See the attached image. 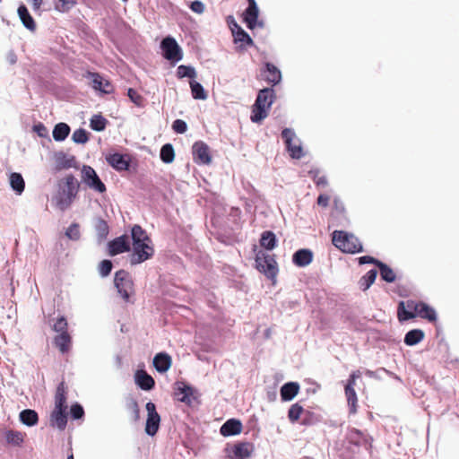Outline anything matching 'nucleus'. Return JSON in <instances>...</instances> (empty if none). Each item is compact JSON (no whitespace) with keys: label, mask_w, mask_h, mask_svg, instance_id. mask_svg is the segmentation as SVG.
Here are the masks:
<instances>
[{"label":"nucleus","mask_w":459,"mask_h":459,"mask_svg":"<svg viewBox=\"0 0 459 459\" xmlns=\"http://www.w3.org/2000/svg\"><path fill=\"white\" fill-rule=\"evenodd\" d=\"M345 396L347 399L350 413L355 414L357 412V394L354 389L344 388Z\"/></svg>","instance_id":"obj_34"},{"label":"nucleus","mask_w":459,"mask_h":459,"mask_svg":"<svg viewBox=\"0 0 459 459\" xmlns=\"http://www.w3.org/2000/svg\"><path fill=\"white\" fill-rule=\"evenodd\" d=\"M227 22L232 33L241 29V27L235 21L234 17L231 15L228 16Z\"/></svg>","instance_id":"obj_59"},{"label":"nucleus","mask_w":459,"mask_h":459,"mask_svg":"<svg viewBox=\"0 0 459 459\" xmlns=\"http://www.w3.org/2000/svg\"><path fill=\"white\" fill-rule=\"evenodd\" d=\"M256 268L264 273L268 278L273 279L277 273V264L270 255H257L255 258Z\"/></svg>","instance_id":"obj_12"},{"label":"nucleus","mask_w":459,"mask_h":459,"mask_svg":"<svg viewBox=\"0 0 459 459\" xmlns=\"http://www.w3.org/2000/svg\"><path fill=\"white\" fill-rule=\"evenodd\" d=\"M95 230L100 240L106 239L109 232V227L105 220L99 219L96 221Z\"/></svg>","instance_id":"obj_42"},{"label":"nucleus","mask_w":459,"mask_h":459,"mask_svg":"<svg viewBox=\"0 0 459 459\" xmlns=\"http://www.w3.org/2000/svg\"><path fill=\"white\" fill-rule=\"evenodd\" d=\"M108 120L104 117H102L101 115H94L91 118L90 126L94 131L100 132L106 128Z\"/></svg>","instance_id":"obj_41"},{"label":"nucleus","mask_w":459,"mask_h":459,"mask_svg":"<svg viewBox=\"0 0 459 459\" xmlns=\"http://www.w3.org/2000/svg\"><path fill=\"white\" fill-rule=\"evenodd\" d=\"M71 415L74 420L82 419L84 415V410L79 403L73 404L71 406Z\"/></svg>","instance_id":"obj_51"},{"label":"nucleus","mask_w":459,"mask_h":459,"mask_svg":"<svg viewBox=\"0 0 459 459\" xmlns=\"http://www.w3.org/2000/svg\"><path fill=\"white\" fill-rule=\"evenodd\" d=\"M115 286L125 301H128L134 294V281L130 273L125 270H119L115 274Z\"/></svg>","instance_id":"obj_5"},{"label":"nucleus","mask_w":459,"mask_h":459,"mask_svg":"<svg viewBox=\"0 0 459 459\" xmlns=\"http://www.w3.org/2000/svg\"><path fill=\"white\" fill-rule=\"evenodd\" d=\"M424 338V333L420 329H413L409 331L404 337L405 344L409 346L415 345L422 341Z\"/></svg>","instance_id":"obj_32"},{"label":"nucleus","mask_w":459,"mask_h":459,"mask_svg":"<svg viewBox=\"0 0 459 459\" xmlns=\"http://www.w3.org/2000/svg\"><path fill=\"white\" fill-rule=\"evenodd\" d=\"M264 77L273 85L279 83L281 80V71L273 64L266 63L265 70L264 71Z\"/></svg>","instance_id":"obj_22"},{"label":"nucleus","mask_w":459,"mask_h":459,"mask_svg":"<svg viewBox=\"0 0 459 459\" xmlns=\"http://www.w3.org/2000/svg\"><path fill=\"white\" fill-rule=\"evenodd\" d=\"M112 263L109 260H103L99 265V272L102 276H108L112 270Z\"/></svg>","instance_id":"obj_50"},{"label":"nucleus","mask_w":459,"mask_h":459,"mask_svg":"<svg viewBox=\"0 0 459 459\" xmlns=\"http://www.w3.org/2000/svg\"><path fill=\"white\" fill-rule=\"evenodd\" d=\"M10 185L17 195H21L24 191L25 182L20 173L13 172L10 175Z\"/></svg>","instance_id":"obj_30"},{"label":"nucleus","mask_w":459,"mask_h":459,"mask_svg":"<svg viewBox=\"0 0 459 459\" xmlns=\"http://www.w3.org/2000/svg\"><path fill=\"white\" fill-rule=\"evenodd\" d=\"M172 129L177 134H184L187 129V126L184 120L176 119L172 124Z\"/></svg>","instance_id":"obj_52"},{"label":"nucleus","mask_w":459,"mask_h":459,"mask_svg":"<svg viewBox=\"0 0 459 459\" xmlns=\"http://www.w3.org/2000/svg\"><path fill=\"white\" fill-rule=\"evenodd\" d=\"M131 237L133 240L131 264H141L153 256L154 249L152 246V239L140 225H134L132 228Z\"/></svg>","instance_id":"obj_1"},{"label":"nucleus","mask_w":459,"mask_h":459,"mask_svg":"<svg viewBox=\"0 0 459 459\" xmlns=\"http://www.w3.org/2000/svg\"><path fill=\"white\" fill-rule=\"evenodd\" d=\"M76 4V0H58L56 9L61 13L68 12Z\"/></svg>","instance_id":"obj_47"},{"label":"nucleus","mask_w":459,"mask_h":459,"mask_svg":"<svg viewBox=\"0 0 459 459\" xmlns=\"http://www.w3.org/2000/svg\"><path fill=\"white\" fill-rule=\"evenodd\" d=\"M258 7L255 0H248V7L245 12L244 20L249 29H254L258 18Z\"/></svg>","instance_id":"obj_19"},{"label":"nucleus","mask_w":459,"mask_h":459,"mask_svg":"<svg viewBox=\"0 0 459 459\" xmlns=\"http://www.w3.org/2000/svg\"><path fill=\"white\" fill-rule=\"evenodd\" d=\"M65 408H56L50 415V424L60 430H64L67 423V416Z\"/></svg>","instance_id":"obj_17"},{"label":"nucleus","mask_w":459,"mask_h":459,"mask_svg":"<svg viewBox=\"0 0 459 459\" xmlns=\"http://www.w3.org/2000/svg\"><path fill=\"white\" fill-rule=\"evenodd\" d=\"M420 302L415 300L401 301L398 306V319L406 321L416 316Z\"/></svg>","instance_id":"obj_14"},{"label":"nucleus","mask_w":459,"mask_h":459,"mask_svg":"<svg viewBox=\"0 0 459 459\" xmlns=\"http://www.w3.org/2000/svg\"><path fill=\"white\" fill-rule=\"evenodd\" d=\"M316 186H327V179L325 177H318L316 179Z\"/></svg>","instance_id":"obj_63"},{"label":"nucleus","mask_w":459,"mask_h":459,"mask_svg":"<svg viewBox=\"0 0 459 459\" xmlns=\"http://www.w3.org/2000/svg\"><path fill=\"white\" fill-rule=\"evenodd\" d=\"M72 139L76 143H85L89 140L88 133L85 129L79 128L74 132Z\"/></svg>","instance_id":"obj_46"},{"label":"nucleus","mask_w":459,"mask_h":459,"mask_svg":"<svg viewBox=\"0 0 459 459\" xmlns=\"http://www.w3.org/2000/svg\"><path fill=\"white\" fill-rule=\"evenodd\" d=\"M260 244L263 247L272 250L276 246V237L272 231H264L262 234Z\"/></svg>","instance_id":"obj_33"},{"label":"nucleus","mask_w":459,"mask_h":459,"mask_svg":"<svg viewBox=\"0 0 459 459\" xmlns=\"http://www.w3.org/2000/svg\"><path fill=\"white\" fill-rule=\"evenodd\" d=\"M153 365L158 372L164 373L171 366V358L167 353H158L153 359Z\"/></svg>","instance_id":"obj_23"},{"label":"nucleus","mask_w":459,"mask_h":459,"mask_svg":"<svg viewBox=\"0 0 459 459\" xmlns=\"http://www.w3.org/2000/svg\"><path fill=\"white\" fill-rule=\"evenodd\" d=\"M136 385L144 391L152 390L155 385L153 377L145 370H137L135 373Z\"/></svg>","instance_id":"obj_18"},{"label":"nucleus","mask_w":459,"mask_h":459,"mask_svg":"<svg viewBox=\"0 0 459 459\" xmlns=\"http://www.w3.org/2000/svg\"><path fill=\"white\" fill-rule=\"evenodd\" d=\"M83 76L90 80V85L94 91L103 94H111L114 91V86L111 82L100 74L87 71Z\"/></svg>","instance_id":"obj_11"},{"label":"nucleus","mask_w":459,"mask_h":459,"mask_svg":"<svg viewBox=\"0 0 459 459\" xmlns=\"http://www.w3.org/2000/svg\"><path fill=\"white\" fill-rule=\"evenodd\" d=\"M69 133L70 127L67 124L58 123L54 127L53 138L57 142H61L68 136Z\"/></svg>","instance_id":"obj_31"},{"label":"nucleus","mask_w":459,"mask_h":459,"mask_svg":"<svg viewBox=\"0 0 459 459\" xmlns=\"http://www.w3.org/2000/svg\"><path fill=\"white\" fill-rule=\"evenodd\" d=\"M254 451L253 443L238 442L232 446H228L225 448V455L227 459H247L251 457Z\"/></svg>","instance_id":"obj_10"},{"label":"nucleus","mask_w":459,"mask_h":459,"mask_svg":"<svg viewBox=\"0 0 459 459\" xmlns=\"http://www.w3.org/2000/svg\"><path fill=\"white\" fill-rule=\"evenodd\" d=\"M177 76L181 79L184 77L195 78L196 72L192 66L181 65L177 69Z\"/></svg>","instance_id":"obj_44"},{"label":"nucleus","mask_w":459,"mask_h":459,"mask_svg":"<svg viewBox=\"0 0 459 459\" xmlns=\"http://www.w3.org/2000/svg\"><path fill=\"white\" fill-rule=\"evenodd\" d=\"M377 262L379 261L369 255H364L359 258V264H375L376 265H377Z\"/></svg>","instance_id":"obj_60"},{"label":"nucleus","mask_w":459,"mask_h":459,"mask_svg":"<svg viewBox=\"0 0 459 459\" xmlns=\"http://www.w3.org/2000/svg\"><path fill=\"white\" fill-rule=\"evenodd\" d=\"M52 329L59 333L68 332V324L66 318L63 316L58 317L53 325Z\"/></svg>","instance_id":"obj_45"},{"label":"nucleus","mask_w":459,"mask_h":459,"mask_svg":"<svg viewBox=\"0 0 459 459\" xmlns=\"http://www.w3.org/2000/svg\"><path fill=\"white\" fill-rule=\"evenodd\" d=\"M313 260V253L309 249H299L294 253L292 262L299 267L308 265Z\"/></svg>","instance_id":"obj_21"},{"label":"nucleus","mask_w":459,"mask_h":459,"mask_svg":"<svg viewBox=\"0 0 459 459\" xmlns=\"http://www.w3.org/2000/svg\"><path fill=\"white\" fill-rule=\"evenodd\" d=\"M377 275V271L372 269L368 271L359 281L360 288L363 290H368L375 281Z\"/></svg>","instance_id":"obj_39"},{"label":"nucleus","mask_w":459,"mask_h":459,"mask_svg":"<svg viewBox=\"0 0 459 459\" xmlns=\"http://www.w3.org/2000/svg\"><path fill=\"white\" fill-rule=\"evenodd\" d=\"M147 411V420L145 424V432L149 436H154L159 430L160 416L156 411V405L152 402H148L145 405Z\"/></svg>","instance_id":"obj_13"},{"label":"nucleus","mask_w":459,"mask_h":459,"mask_svg":"<svg viewBox=\"0 0 459 459\" xmlns=\"http://www.w3.org/2000/svg\"><path fill=\"white\" fill-rule=\"evenodd\" d=\"M162 56L169 61L170 65H175L183 58V52L176 39L172 37H166L160 43Z\"/></svg>","instance_id":"obj_6"},{"label":"nucleus","mask_w":459,"mask_h":459,"mask_svg":"<svg viewBox=\"0 0 459 459\" xmlns=\"http://www.w3.org/2000/svg\"><path fill=\"white\" fill-rule=\"evenodd\" d=\"M54 343L56 348L62 352L65 353L70 349L71 336L68 332L59 333L54 338Z\"/></svg>","instance_id":"obj_26"},{"label":"nucleus","mask_w":459,"mask_h":459,"mask_svg":"<svg viewBox=\"0 0 459 459\" xmlns=\"http://www.w3.org/2000/svg\"><path fill=\"white\" fill-rule=\"evenodd\" d=\"M127 96L136 105L141 104L142 96L135 90L129 88L127 91Z\"/></svg>","instance_id":"obj_53"},{"label":"nucleus","mask_w":459,"mask_h":459,"mask_svg":"<svg viewBox=\"0 0 459 459\" xmlns=\"http://www.w3.org/2000/svg\"><path fill=\"white\" fill-rule=\"evenodd\" d=\"M160 159L164 163H171L175 159V152L172 144L166 143L160 149Z\"/></svg>","instance_id":"obj_38"},{"label":"nucleus","mask_w":459,"mask_h":459,"mask_svg":"<svg viewBox=\"0 0 459 459\" xmlns=\"http://www.w3.org/2000/svg\"><path fill=\"white\" fill-rule=\"evenodd\" d=\"M108 254L111 256L128 252L130 250L129 238L122 235L108 242Z\"/></svg>","instance_id":"obj_15"},{"label":"nucleus","mask_w":459,"mask_h":459,"mask_svg":"<svg viewBox=\"0 0 459 459\" xmlns=\"http://www.w3.org/2000/svg\"><path fill=\"white\" fill-rule=\"evenodd\" d=\"M18 15L22 24L30 30L34 31L36 30V22L30 14L27 7L24 4H21L18 8Z\"/></svg>","instance_id":"obj_25"},{"label":"nucleus","mask_w":459,"mask_h":459,"mask_svg":"<svg viewBox=\"0 0 459 459\" xmlns=\"http://www.w3.org/2000/svg\"><path fill=\"white\" fill-rule=\"evenodd\" d=\"M25 434L17 430H8L5 437L8 443L14 446H21L24 441Z\"/></svg>","instance_id":"obj_36"},{"label":"nucleus","mask_w":459,"mask_h":459,"mask_svg":"<svg viewBox=\"0 0 459 459\" xmlns=\"http://www.w3.org/2000/svg\"><path fill=\"white\" fill-rule=\"evenodd\" d=\"M82 181L91 190L103 194L107 191L105 184L101 181L95 169L88 165H83L81 170Z\"/></svg>","instance_id":"obj_7"},{"label":"nucleus","mask_w":459,"mask_h":459,"mask_svg":"<svg viewBox=\"0 0 459 459\" xmlns=\"http://www.w3.org/2000/svg\"><path fill=\"white\" fill-rule=\"evenodd\" d=\"M195 391L192 386L184 381H177L174 385V396L180 402L185 403L189 407L198 404L195 396Z\"/></svg>","instance_id":"obj_9"},{"label":"nucleus","mask_w":459,"mask_h":459,"mask_svg":"<svg viewBox=\"0 0 459 459\" xmlns=\"http://www.w3.org/2000/svg\"><path fill=\"white\" fill-rule=\"evenodd\" d=\"M80 184L73 174L66 175L58 182V191L55 196L56 205L61 211L66 210L75 199Z\"/></svg>","instance_id":"obj_2"},{"label":"nucleus","mask_w":459,"mask_h":459,"mask_svg":"<svg viewBox=\"0 0 459 459\" xmlns=\"http://www.w3.org/2000/svg\"><path fill=\"white\" fill-rule=\"evenodd\" d=\"M66 393L67 387L65 386V382H61L56 391L55 394V407L56 408H65L66 409Z\"/></svg>","instance_id":"obj_27"},{"label":"nucleus","mask_w":459,"mask_h":459,"mask_svg":"<svg viewBox=\"0 0 459 459\" xmlns=\"http://www.w3.org/2000/svg\"><path fill=\"white\" fill-rule=\"evenodd\" d=\"M33 130L40 137H46L48 135V129L42 123H39V124L35 125L33 126Z\"/></svg>","instance_id":"obj_57"},{"label":"nucleus","mask_w":459,"mask_h":459,"mask_svg":"<svg viewBox=\"0 0 459 459\" xmlns=\"http://www.w3.org/2000/svg\"><path fill=\"white\" fill-rule=\"evenodd\" d=\"M192 150L195 162L197 164L201 163V143H195Z\"/></svg>","instance_id":"obj_54"},{"label":"nucleus","mask_w":459,"mask_h":459,"mask_svg":"<svg viewBox=\"0 0 459 459\" xmlns=\"http://www.w3.org/2000/svg\"><path fill=\"white\" fill-rule=\"evenodd\" d=\"M416 316H420L421 318L428 319L430 322L436 321L437 319L436 311L423 302H420Z\"/></svg>","instance_id":"obj_29"},{"label":"nucleus","mask_w":459,"mask_h":459,"mask_svg":"<svg viewBox=\"0 0 459 459\" xmlns=\"http://www.w3.org/2000/svg\"><path fill=\"white\" fill-rule=\"evenodd\" d=\"M332 241L338 249L345 253L353 254L362 251V245L358 238L343 230H334Z\"/></svg>","instance_id":"obj_4"},{"label":"nucleus","mask_w":459,"mask_h":459,"mask_svg":"<svg viewBox=\"0 0 459 459\" xmlns=\"http://www.w3.org/2000/svg\"><path fill=\"white\" fill-rule=\"evenodd\" d=\"M281 137L284 140L287 151L292 159L299 160L304 156L301 142L292 129H283L281 132Z\"/></svg>","instance_id":"obj_8"},{"label":"nucleus","mask_w":459,"mask_h":459,"mask_svg":"<svg viewBox=\"0 0 459 459\" xmlns=\"http://www.w3.org/2000/svg\"><path fill=\"white\" fill-rule=\"evenodd\" d=\"M191 9L197 13H201V1H199V0L194 1L191 4Z\"/></svg>","instance_id":"obj_62"},{"label":"nucleus","mask_w":459,"mask_h":459,"mask_svg":"<svg viewBox=\"0 0 459 459\" xmlns=\"http://www.w3.org/2000/svg\"><path fill=\"white\" fill-rule=\"evenodd\" d=\"M65 235L68 238L73 240H77L80 238V230L79 225L76 223H73L68 227L65 231Z\"/></svg>","instance_id":"obj_49"},{"label":"nucleus","mask_w":459,"mask_h":459,"mask_svg":"<svg viewBox=\"0 0 459 459\" xmlns=\"http://www.w3.org/2000/svg\"><path fill=\"white\" fill-rule=\"evenodd\" d=\"M299 391V385L297 382H289L281 388V397L282 401L292 400Z\"/></svg>","instance_id":"obj_24"},{"label":"nucleus","mask_w":459,"mask_h":459,"mask_svg":"<svg viewBox=\"0 0 459 459\" xmlns=\"http://www.w3.org/2000/svg\"><path fill=\"white\" fill-rule=\"evenodd\" d=\"M329 196L326 195H320L318 197H317V204L323 207H325L328 205V203H329Z\"/></svg>","instance_id":"obj_61"},{"label":"nucleus","mask_w":459,"mask_h":459,"mask_svg":"<svg viewBox=\"0 0 459 459\" xmlns=\"http://www.w3.org/2000/svg\"><path fill=\"white\" fill-rule=\"evenodd\" d=\"M234 36L235 43H240V46L252 45L253 40L250 36L241 28L239 30L232 33Z\"/></svg>","instance_id":"obj_40"},{"label":"nucleus","mask_w":459,"mask_h":459,"mask_svg":"<svg viewBox=\"0 0 459 459\" xmlns=\"http://www.w3.org/2000/svg\"><path fill=\"white\" fill-rule=\"evenodd\" d=\"M205 199L206 202L212 204V212L215 215L221 216L224 214L226 208L222 205V203L218 195L212 194V197L210 199L208 197H205Z\"/></svg>","instance_id":"obj_37"},{"label":"nucleus","mask_w":459,"mask_h":459,"mask_svg":"<svg viewBox=\"0 0 459 459\" xmlns=\"http://www.w3.org/2000/svg\"><path fill=\"white\" fill-rule=\"evenodd\" d=\"M106 160L109 166L117 171L127 170L130 166L129 157L117 152L108 155Z\"/></svg>","instance_id":"obj_16"},{"label":"nucleus","mask_w":459,"mask_h":459,"mask_svg":"<svg viewBox=\"0 0 459 459\" xmlns=\"http://www.w3.org/2000/svg\"><path fill=\"white\" fill-rule=\"evenodd\" d=\"M212 156L209 153V147L203 143V164H210Z\"/></svg>","instance_id":"obj_58"},{"label":"nucleus","mask_w":459,"mask_h":459,"mask_svg":"<svg viewBox=\"0 0 459 459\" xmlns=\"http://www.w3.org/2000/svg\"><path fill=\"white\" fill-rule=\"evenodd\" d=\"M221 434L224 437L238 435L242 431V423L239 420L230 419L228 420L221 427Z\"/></svg>","instance_id":"obj_20"},{"label":"nucleus","mask_w":459,"mask_h":459,"mask_svg":"<svg viewBox=\"0 0 459 459\" xmlns=\"http://www.w3.org/2000/svg\"><path fill=\"white\" fill-rule=\"evenodd\" d=\"M382 280L386 282H394L395 281V273L394 271L382 262H377Z\"/></svg>","instance_id":"obj_35"},{"label":"nucleus","mask_w":459,"mask_h":459,"mask_svg":"<svg viewBox=\"0 0 459 459\" xmlns=\"http://www.w3.org/2000/svg\"><path fill=\"white\" fill-rule=\"evenodd\" d=\"M43 0H31L32 8L34 11L39 10Z\"/></svg>","instance_id":"obj_64"},{"label":"nucleus","mask_w":459,"mask_h":459,"mask_svg":"<svg viewBox=\"0 0 459 459\" xmlns=\"http://www.w3.org/2000/svg\"><path fill=\"white\" fill-rule=\"evenodd\" d=\"M303 408L299 403H294L290 406L288 411V418L290 422L294 423L298 421L303 412Z\"/></svg>","instance_id":"obj_43"},{"label":"nucleus","mask_w":459,"mask_h":459,"mask_svg":"<svg viewBox=\"0 0 459 459\" xmlns=\"http://www.w3.org/2000/svg\"><path fill=\"white\" fill-rule=\"evenodd\" d=\"M126 407L131 411L132 418H133L134 421L139 420V419H140V408H139L137 401L134 400V399H131L127 403Z\"/></svg>","instance_id":"obj_48"},{"label":"nucleus","mask_w":459,"mask_h":459,"mask_svg":"<svg viewBox=\"0 0 459 459\" xmlns=\"http://www.w3.org/2000/svg\"><path fill=\"white\" fill-rule=\"evenodd\" d=\"M193 97L196 100L201 99V83L197 82H190Z\"/></svg>","instance_id":"obj_56"},{"label":"nucleus","mask_w":459,"mask_h":459,"mask_svg":"<svg viewBox=\"0 0 459 459\" xmlns=\"http://www.w3.org/2000/svg\"><path fill=\"white\" fill-rule=\"evenodd\" d=\"M241 215V211L238 207H230L229 212V216L231 218L234 223H238Z\"/></svg>","instance_id":"obj_55"},{"label":"nucleus","mask_w":459,"mask_h":459,"mask_svg":"<svg viewBox=\"0 0 459 459\" xmlns=\"http://www.w3.org/2000/svg\"><path fill=\"white\" fill-rule=\"evenodd\" d=\"M20 420L27 426H35L39 421L38 413L34 410L25 409L20 412Z\"/></svg>","instance_id":"obj_28"},{"label":"nucleus","mask_w":459,"mask_h":459,"mask_svg":"<svg viewBox=\"0 0 459 459\" xmlns=\"http://www.w3.org/2000/svg\"><path fill=\"white\" fill-rule=\"evenodd\" d=\"M274 99L275 92L273 88L260 90L252 107L251 121L254 123L262 122L268 116V111Z\"/></svg>","instance_id":"obj_3"}]
</instances>
